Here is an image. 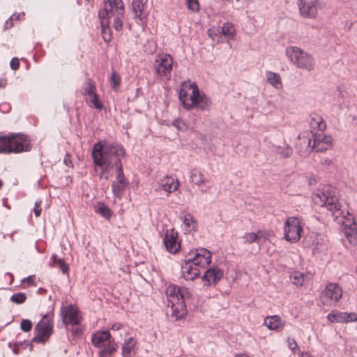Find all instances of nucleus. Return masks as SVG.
Masks as SVG:
<instances>
[{
    "label": "nucleus",
    "instance_id": "f257e3e1",
    "mask_svg": "<svg viewBox=\"0 0 357 357\" xmlns=\"http://www.w3.org/2000/svg\"><path fill=\"white\" fill-rule=\"evenodd\" d=\"M126 151L122 146L117 144H105L101 142L94 144L92 156L94 164L97 166L96 171H99L100 178L107 180L110 169L122 165L121 159L125 156Z\"/></svg>",
    "mask_w": 357,
    "mask_h": 357
},
{
    "label": "nucleus",
    "instance_id": "f03ea898",
    "mask_svg": "<svg viewBox=\"0 0 357 357\" xmlns=\"http://www.w3.org/2000/svg\"><path fill=\"white\" fill-rule=\"evenodd\" d=\"M331 190V186L326 185L322 190H318L312 199L315 204L326 207L333 217L337 218L343 212L337 198L333 195Z\"/></svg>",
    "mask_w": 357,
    "mask_h": 357
},
{
    "label": "nucleus",
    "instance_id": "7ed1b4c3",
    "mask_svg": "<svg viewBox=\"0 0 357 357\" xmlns=\"http://www.w3.org/2000/svg\"><path fill=\"white\" fill-rule=\"evenodd\" d=\"M31 150V144L22 135L0 136V153H20Z\"/></svg>",
    "mask_w": 357,
    "mask_h": 357
},
{
    "label": "nucleus",
    "instance_id": "20e7f679",
    "mask_svg": "<svg viewBox=\"0 0 357 357\" xmlns=\"http://www.w3.org/2000/svg\"><path fill=\"white\" fill-rule=\"evenodd\" d=\"M287 56L298 68L312 70L313 69V58L306 52H304L301 48L297 47H290L286 50Z\"/></svg>",
    "mask_w": 357,
    "mask_h": 357
},
{
    "label": "nucleus",
    "instance_id": "39448f33",
    "mask_svg": "<svg viewBox=\"0 0 357 357\" xmlns=\"http://www.w3.org/2000/svg\"><path fill=\"white\" fill-rule=\"evenodd\" d=\"M303 229L301 221L296 217H289L284 225V238L287 241L296 243L301 236Z\"/></svg>",
    "mask_w": 357,
    "mask_h": 357
},
{
    "label": "nucleus",
    "instance_id": "423d86ee",
    "mask_svg": "<svg viewBox=\"0 0 357 357\" xmlns=\"http://www.w3.org/2000/svg\"><path fill=\"white\" fill-rule=\"evenodd\" d=\"M189 89H192V94L189 98L190 109L199 108L201 110H207L211 106V101L204 93H200L195 84L188 85Z\"/></svg>",
    "mask_w": 357,
    "mask_h": 357
},
{
    "label": "nucleus",
    "instance_id": "0eeeda50",
    "mask_svg": "<svg viewBox=\"0 0 357 357\" xmlns=\"http://www.w3.org/2000/svg\"><path fill=\"white\" fill-rule=\"evenodd\" d=\"M36 335L32 342L43 343L53 333V322L52 320L40 321L35 326Z\"/></svg>",
    "mask_w": 357,
    "mask_h": 357
},
{
    "label": "nucleus",
    "instance_id": "6e6552de",
    "mask_svg": "<svg viewBox=\"0 0 357 357\" xmlns=\"http://www.w3.org/2000/svg\"><path fill=\"white\" fill-rule=\"evenodd\" d=\"M168 305H172L180 301H185L190 297V294L185 289H181L176 285H169L166 290Z\"/></svg>",
    "mask_w": 357,
    "mask_h": 357
},
{
    "label": "nucleus",
    "instance_id": "1a4fd4ad",
    "mask_svg": "<svg viewBox=\"0 0 357 357\" xmlns=\"http://www.w3.org/2000/svg\"><path fill=\"white\" fill-rule=\"evenodd\" d=\"M189 261L193 262L194 264L198 266L205 268L211 263L212 255L210 251L205 248H200L195 251H190L188 253Z\"/></svg>",
    "mask_w": 357,
    "mask_h": 357
},
{
    "label": "nucleus",
    "instance_id": "9d476101",
    "mask_svg": "<svg viewBox=\"0 0 357 357\" xmlns=\"http://www.w3.org/2000/svg\"><path fill=\"white\" fill-rule=\"evenodd\" d=\"M128 181L125 177L122 165L116 170V180L112 183V190L114 197L120 199L125 189L128 186Z\"/></svg>",
    "mask_w": 357,
    "mask_h": 357
},
{
    "label": "nucleus",
    "instance_id": "9b49d317",
    "mask_svg": "<svg viewBox=\"0 0 357 357\" xmlns=\"http://www.w3.org/2000/svg\"><path fill=\"white\" fill-rule=\"evenodd\" d=\"M302 142L307 146V151H311L314 149L315 146H318L319 144L323 143L325 144L324 146L321 148H318L317 151H323L324 149H327L331 145V137L321 135H315L314 136L313 144H312V139L309 137H303L302 139Z\"/></svg>",
    "mask_w": 357,
    "mask_h": 357
},
{
    "label": "nucleus",
    "instance_id": "f8f14e48",
    "mask_svg": "<svg viewBox=\"0 0 357 357\" xmlns=\"http://www.w3.org/2000/svg\"><path fill=\"white\" fill-rule=\"evenodd\" d=\"M342 296L341 287L335 283L328 284L325 290L322 292L321 298L326 304L330 301H337Z\"/></svg>",
    "mask_w": 357,
    "mask_h": 357
},
{
    "label": "nucleus",
    "instance_id": "ddd939ff",
    "mask_svg": "<svg viewBox=\"0 0 357 357\" xmlns=\"http://www.w3.org/2000/svg\"><path fill=\"white\" fill-rule=\"evenodd\" d=\"M317 1L298 0L297 5L301 15L305 18H315L317 15Z\"/></svg>",
    "mask_w": 357,
    "mask_h": 357
},
{
    "label": "nucleus",
    "instance_id": "4468645a",
    "mask_svg": "<svg viewBox=\"0 0 357 357\" xmlns=\"http://www.w3.org/2000/svg\"><path fill=\"white\" fill-rule=\"evenodd\" d=\"M62 320L65 325L71 324L75 326L79 324L78 310L73 305L64 307L61 310Z\"/></svg>",
    "mask_w": 357,
    "mask_h": 357
},
{
    "label": "nucleus",
    "instance_id": "2eb2a0df",
    "mask_svg": "<svg viewBox=\"0 0 357 357\" xmlns=\"http://www.w3.org/2000/svg\"><path fill=\"white\" fill-rule=\"evenodd\" d=\"M181 272L183 278L186 280H193L200 274L198 266H196L188 259L185 260V263L181 266Z\"/></svg>",
    "mask_w": 357,
    "mask_h": 357
},
{
    "label": "nucleus",
    "instance_id": "dca6fc26",
    "mask_svg": "<svg viewBox=\"0 0 357 357\" xmlns=\"http://www.w3.org/2000/svg\"><path fill=\"white\" fill-rule=\"evenodd\" d=\"M331 322H349L357 321V314L354 312H332L327 316Z\"/></svg>",
    "mask_w": 357,
    "mask_h": 357
},
{
    "label": "nucleus",
    "instance_id": "f3484780",
    "mask_svg": "<svg viewBox=\"0 0 357 357\" xmlns=\"http://www.w3.org/2000/svg\"><path fill=\"white\" fill-rule=\"evenodd\" d=\"M147 0H132V13L135 20H144L148 15L145 11Z\"/></svg>",
    "mask_w": 357,
    "mask_h": 357
},
{
    "label": "nucleus",
    "instance_id": "a211bd4d",
    "mask_svg": "<svg viewBox=\"0 0 357 357\" xmlns=\"http://www.w3.org/2000/svg\"><path fill=\"white\" fill-rule=\"evenodd\" d=\"M176 238L177 235H174L173 229L167 230L164 238V243L169 252L176 253L180 250L181 246Z\"/></svg>",
    "mask_w": 357,
    "mask_h": 357
},
{
    "label": "nucleus",
    "instance_id": "6ab92c4d",
    "mask_svg": "<svg viewBox=\"0 0 357 357\" xmlns=\"http://www.w3.org/2000/svg\"><path fill=\"white\" fill-rule=\"evenodd\" d=\"M159 61L158 66L155 67V72L160 76L166 75L169 73L172 69V59L169 55H165L156 60Z\"/></svg>",
    "mask_w": 357,
    "mask_h": 357
},
{
    "label": "nucleus",
    "instance_id": "aec40b11",
    "mask_svg": "<svg viewBox=\"0 0 357 357\" xmlns=\"http://www.w3.org/2000/svg\"><path fill=\"white\" fill-rule=\"evenodd\" d=\"M223 272L217 266H212L208 268L202 276V280L207 281L208 284L213 283L217 284L219 280L222 278Z\"/></svg>",
    "mask_w": 357,
    "mask_h": 357
},
{
    "label": "nucleus",
    "instance_id": "412c9836",
    "mask_svg": "<svg viewBox=\"0 0 357 357\" xmlns=\"http://www.w3.org/2000/svg\"><path fill=\"white\" fill-rule=\"evenodd\" d=\"M115 0H104V8L99 11V17L101 20H107L114 15Z\"/></svg>",
    "mask_w": 357,
    "mask_h": 357
},
{
    "label": "nucleus",
    "instance_id": "4be33fe9",
    "mask_svg": "<svg viewBox=\"0 0 357 357\" xmlns=\"http://www.w3.org/2000/svg\"><path fill=\"white\" fill-rule=\"evenodd\" d=\"M111 337V334L108 331H100L94 333L91 338V342L95 347H104L105 342Z\"/></svg>",
    "mask_w": 357,
    "mask_h": 357
},
{
    "label": "nucleus",
    "instance_id": "5701e85b",
    "mask_svg": "<svg viewBox=\"0 0 357 357\" xmlns=\"http://www.w3.org/2000/svg\"><path fill=\"white\" fill-rule=\"evenodd\" d=\"M160 184L162 189L169 193L176 191L179 185L178 180H174L171 176H165L161 180Z\"/></svg>",
    "mask_w": 357,
    "mask_h": 357
},
{
    "label": "nucleus",
    "instance_id": "b1692460",
    "mask_svg": "<svg viewBox=\"0 0 357 357\" xmlns=\"http://www.w3.org/2000/svg\"><path fill=\"white\" fill-rule=\"evenodd\" d=\"M169 306L172 308V316L175 317L176 320L183 318L186 314L187 310L185 301H180V303H176L174 305L169 304Z\"/></svg>",
    "mask_w": 357,
    "mask_h": 357
},
{
    "label": "nucleus",
    "instance_id": "393cba45",
    "mask_svg": "<svg viewBox=\"0 0 357 357\" xmlns=\"http://www.w3.org/2000/svg\"><path fill=\"white\" fill-rule=\"evenodd\" d=\"M290 279L294 284L302 286L306 280L310 279V276L309 274L295 271L291 274Z\"/></svg>",
    "mask_w": 357,
    "mask_h": 357
},
{
    "label": "nucleus",
    "instance_id": "a878e982",
    "mask_svg": "<svg viewBox=\"0 0 357 357\" xmlns=\"http://www.w3.org/2000/svg\"><path fill=\"white\" fill-rule=\"evenodd\" d=\"M264 324L271 330H276L282 325V319L278 315L267 317Z\"/></svg>",
    "mask_w": 357,
    "mask_h": 357
},
{
    "label": "nucleus",
    "instance_id": "bb28decb",
    "mask_svg": "<svg viewBox=\"0 0 357 357\" xmlns=\"http://www.w3.org/2000/svg\"><path fill=\"white\" fill-rule=\"evenodd\" d=\"M266 79L268 83L273 85L276 89L282 87V81L280 75L278 73L268 71L266 73Z\"/></svg>",
    "mask_w": 357,
    "mask_h": 357
},
{
    "label": "nucleus",
    "instance_id": "cd10ccee",
    "mask_svg": "<svg viewBox=\"0 0 357 357\" xmlns=\"http://www.w3.org/2000/svg\"><path fill=\"white\" fill-rule=\"evenodd\" d=\"M109 21L107 20H100V25H101V31H102V36L103 40L108 43L112 39V33L109 28Z\"/></svg>",
    "mask_w": 357,
    "mask_h": 357
},
{
    "label": "nucleus",
    "instance_id": "c85d7f7f",
    "mask_svg": "<svg viewBox=\"0 0 357 357\" xmlns=\"http://www.w3.org/2000/svg\"><path fill=\"white\" fill-rule=\"evenodd\" d=\"M345 236L350 243L357 244V225L354 222L349 229H346Z\"/></svg>",
    "mask_w": 357,
    "mask_h": 357
},
{
    "label": "nucleus",
    "instance_id": "c756f323",
    "mask_svg": "<svg viewBox=\"0 0 357 357\" xmlns=\"http://www.w3.org/2000/svg\"><path fill=\"white\" fill-rule=\"evenodd\" d=\"M95 211L107 220L109 219L112 214L111 210L109 207L101 202H99L97 206H95Z\"/></svg>",
    "mask_w": 357,
    "mask_h": 357
},
{
    "label": "nucleus",
    "instance_id": "7c9ffc66",
    "mask_svg": "<svg viewBox=\"0 0 357 357\" xmlns=\"http://www.w3.org/2000/svg\"><path fill=\"white\" fill-rule=\"evenodd\" d=\"M183 223L188 231L197 230V222L195 220L192 215H185L183 219Z\"/></svg>",
    "mask_w": 357,
    "mask_h": 357
},
{
    "label": "nucleus",
    "instance_id": "2f4dec72",
    "mask_svg": "<svg viewBox=\"0 0 357 357\" xmlns=\"http://www.w3.org/2000/svg\"><path fill=\"white\" fill-rule=\"evenodd\" d=\"M190 181L191 183L197 185H200L204 183L203 175L196 169H193L190 172Z\"/></svg>",
    "mask_w": 357,
    "mask_h": 357
},
{
    "label": "nucleus",
    "instance_id": "473e14b6",
    "mask_svg": "<svg viewBox=\"0 0 357 357\" xmlns=\"http://www.w3.org/2000/svg\"><path fill=\"white\" fill-rule=\"evenodd\" d=\"M135 341L133 338L130 337L122 346V354L123 357L129 356L131 351L134 349Z\"/></svg>",
    "mask_w": 357,
    "mask_h": 357
},
{
    "label": "nucleus",
    "instance_id": "72a5a7b5",
    "mask_svg": "<svg viewBox=\"0 0 357 357\" xmlns=\"http://www.w3.org/2000/svg\"><path fill=\"white\" fill-rule=\"evenodd\" d=\"M310 123L312 128H317L319 130H324L326 128L325 122L323 121L322 118L319 116L312 117Z\"/></svg>",
    "mask_w": 357,
    "mask_h": 357
},
{
    "label": "nucleus",
    "instance_id": "f704fd0d",
    "mask_svg": "<svg viewBox=\"0 0 357 357\" xmlns=\"http://www.w3.org/2000/svg\"><path fill=\"white\" fill-rule=\"evenodd\" d=\"M276 153L283 158H289L293 153V149L289 145L284 144V146H278Z\"/></svg>",
    "mask_w": 357,
    "mask_h": 357
},
{
    "label": "nucleus",
    "instance_id": "c9c22d12",
    "mask_svg": "<svg viewBox=\"0 0 357 357\" xmlns=\"http://www.w3.org/2000/svg\"><path fill=\"white\" fill-rule=\"evenodd\" d=\"M117 344H109L107 347H105L103 349H102L99 352L100 357H110V356L116 351L117 348Z\"/></svg>",
    "mask_w": 357,
    "mask_h": 357
},
{
    "label": "nucleus",
    "instance_id": "e433bc0d",
    "mask_svg": "<svg viewBox=\"0 0 357 357\" xmlns=\"http://www.w3.org/2000/svg\"><path fill=\"white\" fill-rule=\"evenodd\" d=\"M187 97H188V93L185 91V89H181L179 91V94H178L179 100H180V101L182 102V105L184 108H185L187 109H190V102L189 99H187Z\"/></svg>",
    "mask_w": 357,
    "mask_h": 357
},
{
    "label": "nucleus",
    "instance_id": "4c0bfd02",
    "mask_svg": "<svg viewBox=\"0 0 357 357\" xmlns=\"http://www.w3.org/2000/svg\"><path fill=\"white\" fill-rule=\"evenodd\" d=\"M261 233V232L260 231H259L257 233L251 232V233L245 234V236H243V238L244 239V243L250 244L253 242H255L260 237Z\"/></svg>",
    "mask_w": 357,
    "mask_h": 357
},
{
    "label": "nucleus",
    "instance_id": "58836bf2",
    "mask_svg": "<svg viewBox=\"0 0 357 357\" xmlns=\"http://www.w3.org/2000/svg\"><path fill=\"white\" fill-rule=\"evenodd\" d=\"M26 295L25 293L19 292L10 296V301L16 304H22L25 302Z\"/></svg>",
    "mask_w": 357,
    "mask_h": 357
},
{
    "label": "nucleus",
    "instance_id": "ea45409f",
    "mask_svg": "<svg viewBox=\"0 0 357 357\" xmlns=\"http://www.w3.org/2000/svg\"><path fill=\"white\" fill-rule=\"evenodd\" d=\"M235 32V29L230 23H225L222 27V33L225 36H233Z\"/></svg>",
    "mask_w": 357,
    "mask_h": 357
},
{
    "label": "nucleus",
    "instance_id": "a19ab883",
    "mask_svg": "<svg viewBox=\"0 0 357 357\" xmlns=\"http://www.w3.org/2000/svg\"><path fill=\"white\" fill-rule=\"evenodd\" d=\"M188 8L192 12H198L199 10V4L198 0H185Z\"/></svg>",
    "mask_w": 357,
    "mask_h": 357
},
{
    "label": "nucleus",
    "instance_id": "79ce46f5",
    "mask_svg": "<svg viewBox=\"0 0 357 357\" xmlns=\"http://www.w3.org/2000/svg\"><path fill=\"white\" fill-rule=\"evenodd\" d=\"M86 83L88 84V86L85 89L84 93L89 96H93V94H96V86L90 78L87 79Z\"/></svg>",
    "mask_w": 357,
    "mask_h": 357
},
{
    "label": "nucleus",
    "instance_id": "37998d69",
    "mask_svg": "<svg viewBox=\"0 0 357 357\" xmlns=\"http://www.w3.org/2000/svg\"><path fill=\"white\" fill-rule=\"evenodd\" d=\"M114 8L116 10L117 15L123 16L125 7L121 0H115Z\"/></svg>",
    "mask_w": 357,
    "mask_h": 357
},
{
    "label": "nucleus",
    "instance_id": "c03bdc74",
    "mask_svg": "<svg viewBox=\"0 0 357 357\" xmlns=\"http://www.w3.org/2000/svg\"><path fill=\"white\" fill-rule=\"evenodd\" d=\"M20 328L24 332H29L32 328V323L29 319H23L20 324Z\"/></svg>",
    "mask_w": 357,
    "mask_h": 357
},
{
    "label": "nucleus",
    "instance_id": "a18cd8bd",
    "mask_svg": "<svg viewBox=\"0 0 357 357\" xmlns=\"http://www.w3.org/2000/svg\"><path fill=\"white\" fill-rule=\"evenodd\" d=\"M111 83L112 84V88L114 89L116 86H119L121 82L120 76L117 73L114 71L112 73V76L110 78Z\"/></svg>",
    "mask_w": 357,
    "mask_h": 357
},
{
    "label": "nucleus",
    "instance_id": "49530a36",
    "mask_svg": "<svg viewBox=\"0 0 357 357\" xmlns=\"http://www.w3.org/2000/svg\"><path fill=\"white\" fill-rule=\"evenodd\" d=\"M55 265L59 266L61 268V270L63 274L68 273V269H69L68 265L64 261L63 259H58L57 263L55 264Z\"/></svg>",
    "mask_w": 357,
    "mask_h": 357
},
{
    "label": "nucleus",
    "instance_id": "de8ad7c7",
    "mask_svg": "<svg viewBox=\"0 0 357 357\" xmlns=\"http://www.w3.org/2000/svg\"><path fill=\"white\" fill-rule=\"evenodd\" d=\"M288 346L294 353H296V351H299V348L296 340L293 338L288 337L287 339Z\"/></svg>",
    "mask_w": 357,
    "mask_h": 357
},
{
    "label": "nucleus",
    "instance_id": "09e8293b",
    "mask_svg": "<svg viewBox=\"0 0 357 357\" xmlns=\"http://www.w3.org/2000/svg\"><path fill=\"white\" fill-rule=\"evenodd\" d=\"M91 96L93 98L92 100H91V102L93 103L94 107L96 108V109H101L102 107V104L100 103V102L98 100V94L96 93V94H93Z\"/></svg>",
    "mask_w": 357,
    "mask_h": 357
},
{
    "label": "nucleus",
    "instance_id": "8fccbe9b",
    "mask_svg": "<svg viewBox=\"0 0 357 357\" xmlns=\"http://www.w3.org/2000/svg\"><path fill=\"white\" fill-rule=\"evenodd\" d=\"M121 15H117V17L114 18V27L116 31H120L122 29L123 24L121 20Z\"/></svg>",
    "mask_w": 357,
    "mask_h": 357
},
{
    "label": "nucleus",
    "instance_id": "3c124183",
    "mask_svg": "<svg viewBox=\"0 0 357 357\" xmlns=\"http://www.w3.org/2000/svg\"><path fill=\"white\" fill-rule=\"evenodd\" d=\"M10 66L12 70H17L20 66V61L17 57L13 58L10 61Z\"/></svg>",
    "mask_w": 357,
    "mask_h": 357
},
{
    "label": "nucleus",
    "instance_id": "603ef678",
    "mask_svg": "<svg viewBox=\"0 0 357 357\" xmlns=\"http://www.w3.org/2000/svg\"><path fill=\"white\" fill-rule=\"evenodd\" d=\"M27 282L30 285H35L34 275H29L27 278H24L22 282Z\"/></svg>",
    "mask_w": 357,
    "mask_h": 357
},
{
    "label": "nucleus",
    "instance_id": "864d4df0",
    "mask_svg": "<svg viewBox=\"0 0 357 357\" xmlns=\"http://www.w3.org/2000/svg\"><path fill=\"white\" fill-rule=\"evenodd\" d=\"M123 328V326L120 324V323H116V324H114L112 327H111V330L113 331V332H116V331H118L121 329H122Z\"/></svg>",
    "mask_w": 357,
    "mask_h": 357
},
{
    "label": "nucleus",
    "instance_id": "5fc2aeb1",
    "mask_svg": "<svg viewBox=\"0 0 357 357\" xmlns=\"http://www.w3.org/2000/svg\"><path fill=\"white\" fill-rule=\"evenodd\" d=\"M12 17H10L6 22H5L4 29H8L13 26V22H11Z\"/></svg>",
    "mask_w": 357,
    "mask_h": 357
},
{
    "label": "nucleus",
    "instance_id": "6e6d98bb",
    "mask_svg": "<svg viewBox=\"0 0 357 357\" xmlns=\"http://www.w3.org/2000/svg\"><path fill=\"white\" fill-rule=\"evenodd\" d=\"M174 126L177 127V128L178 130H182L183 129V127L181 126V124L183 126H184V124L183 123L182 121L181 120H176L174 122Z\"/></svg>",
    "mask_w": 357,
    "mask_h": 357
},
{
    "label": "nucleus",
    "instance_id": "4d7b16f0",
    "mask_svg": "<svg viewBox=\"0 0 357 357\" xmlns=\"http://www.w3.org/2000/svg\"><path fill=\"white\" fill-rule=\"evenodd\" d=\"M72 333L73 335L78 336L82 333V331L79 327L75 326L73 328Z\"/></svg>",
    "mask_w": 357,
    "mask_h": 357
},
{
    "label": "nucleus",
    "instance_id": "13d9d810",
    "mask_svg": "<svg viewBox=\"0 0 357 357\" xmlns=\"http://www.w3.org/2000/svg\"><path fill=\"white\" fill-rule=\"evenodd\" d=\"M33 212H34V214L36 217H38L40 216V213H41V208H34L33 209Z\"/></svg>",
    "mask_w": 357,
    "mask_h": 357
},
{
    "label": "nucleus",
    "instance_id": "bf43d9fd",
    "mask_svg": "<svg viewBox=\"0 0 357 357\" xmlns=\"http://www.w3.org/2000/svg\"><path fill=\"white\" fill-rule=\"evenodd\" d=\"M52 261H53L54 264H56L57 263V260L59 259L55 254H54L52 256Z\"/></svg>",
    "mask_w": 357,
    "mask_h": 357
},
{
    "label": "nucleus",
    "instance_id": "052dcab7",
    "mask_svg": "<svg viewBox=\"0 0 357 357\" xmlns=\"http://www.w3.org/2000/svg\"><path fill=\"white\" fill-rule=\"evenodd\" d=\"M47 320H50V319H49V314H45L43 316V321H47Z\"/></svg>",
    "mask_w": 357,
    "mask_h": 357
},
{
    "label": "nucleus",
    "instance_id": "680f3d73",
    "mask_svg": "<svg viewBox=\"0 0 357 357\" xmlns=\"http://www.w3.org/2000/svg\"><path fill=\"white\" fill-rule=\"evenodd\" d=\"M301 357H312L308 353H303Z\"/></svg>",
    "mask_w": 357,
    "mask_h": 357
},
{
    "label": "nucleus",
    "instance_id": "e2e57ef3",
    "mask_svg": "<svg viewBox=\"0 0 357 357\" xmlns=\"http://www.w3.org/2000/svg\"><path fill=\"white\" fill-rule=\"evenodd\" d=\"M40 204H41V201L36 202L35 208H39V206H40Z\"/></svg>",
    "mask_w": 357,
    "mask_h": 357
},
{
    "label": "nucleus",
    "instance_id": "0e129e2a",
    "mask_svg": "<svg viewBox=\"0 0 357 357\" xmlns=\"http://www.w3.org/2000/svg\"><path fill=\"white\" fill-rule=\"evenodd\" d=\"M234 357H248L246 355L244 354H236Z\"/></svg>",
    "mask_w": 357,
    "mask_h": 357
},
{
    "label": "nucleus",
    "instance_id": "69168bd1",
    "mask_svg": "<svg viewBox=\"0 0 357 357\" xmlns=\"http://www.w3.org/2000/svg\"><path fill=\"white\" fill-rule=\"evenodd\" d=\"M3 185V182L0 179V188L2 187Z\"/></svg>",
    "mask_w": 357,
    "mask_h": 357
},
{
    "label": "nucleus",
    "instance_id": "338daca9",
    "mask_svg": "<svg viewBox=\"0 0 357 357\" xmlns=\"http://www.w3.org/2000/svg\"><path fill=\"white\" fill-rule=\"evenodd\" d=\"M3 86V84H2V82L0 80V88Z\"/></svg>",
    "mask_w": 357,
    "mask_h": 357
}]
</instances>
